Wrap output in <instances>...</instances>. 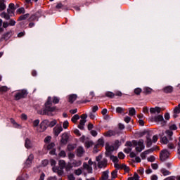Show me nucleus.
I'll return each instance as SVG.
<instances>
[{
  "mask_svg": "<svg viewBox=\"0 0 180 180\" xmlns=\"http://www.w3.org/2000/svg\"><path fill=\"white\" fill-rule=\"evenodd\" d=\"M52 169H53V172H56V174H58V175L59 176H61V175H63V174H64V171L61 168L60 169L57 167H53L52 168Z\"/></svg>",
  "mask_w": 180,
  "mask_h": 180,
  "instance_id": "nucleus-17",
  "label": "nucleus"
},
{
  "mask_svg": "<svg viewBox=\"0 0 180 180\" xmlns=\"http://www.w3.org/2000/svg\"><path fill=\"white\" fill-rule=\"evenodd\" d=\"M29 16H30V15L29 13L20 15L18 20V22H20V20H26V19H27V18H29Z\"/></svg>",
  "mask_w": 180,
  "mask_h": 180,
  "instance_id": "nucleus-30",
  "label": "nucleus"
},
{
  "mask_svg": "<svg viewBox=\"0 0 180 180\" xmlns=\"http://www.w3.org/2000/svg\"><path fill=\"white\" fill-rule=\"evenodd\" d=\"M83 168L86 169L89 174H92V166H89V165H88L86 162L83 163Z\"/></svg>",
  "mask_w": 180,
  "mask_h": 180,
  "instance_id": "nucleus-19",
  "label": "nucleus"
},
{
  "mask_svg": "<svg viewBox=\"0 0 180 180\" xmlns=\"http://www.w3.org/2000/svg\"><path fill=\"white\" fill-rule=\"evenodd\" d=\"M8 89H8V86H2L1 87H0V92H8Z\"/></svg>",
  "mask_w": 180,
  "mask_h": 180,
  "instance_id": "nucleus-49",
  "label": "nucleus"
},
{
  "mask_svg": "<svg viewBox=\"0 0 180 180\" xmlns=\"http://www.w3.org/2000/svg\"><path fill=\"white\" fill-rule=\"evenodd\" d=\"M77 94H71L69 96L68 102L70 103H74V102H75V101H77Z\"/></svg>",
  "mask_w": 180,
  "mask_h": 180,
  "instance_id": "nucleus-21",
  "label": "nucleus"
},
{
  "mask_svg": "<svg viewBox=\"0 0 180 180\" xmlns=\"http://www.w3.org/2000/svg\"><path fill=\"white\" fill-rule=\"evenodd\" d=\"M124 110L122 108H121V107H117L116 108L117 113H123Z\"/></svg>",
  "mask_w": 180,
  "mask_h": 180,
  "instance_id": "nucleus-55",
  "label": "nucleus"
},
{
  "mask_svg": "<svg viewBox=\"0 0 180 180\" xmlns=\"http://www.w3.org/2000/svg\"><path fill=\"white\" fill-rule=\"evenodd\" d=\"M84 146L86 148H89V147H92L94 146V142L92 141H86L84 143Z\"/></svg>",
  "mask_w": 180,
  "mask_h": 180,
  "instance_id": "nucleus-36",
  "label": "nucleus"
},
{
  "mask_svg": "<svg viewBox=\"0 0 180 180\" xmlns=\"http://www.w3.org/2000/svg\"><path fill=\"white\" fill-rule=\"evenodd\" d=\"M105 96H107V98H115V93L112 92V91H107L105 93Z\"/></svg>",
  "mask_w": 180,
  "mask_h": 180,
  "instance_id": "nucleus-40",
  "label": "nucleus"
},
{
  "mask_svg": "<svg viewBox=\"0 0 180 180\" xmlns=\"http://www.w3.org/2000/svg\"><path fill=\"white\" fill-rule=\"evenodd\" d=\"M51 141V136H46L44 139V143H49Z\"/></svg>",
  "mask_w": 180,
  "mask_h": 180,
  "instance_id": "nucleus-61",
  "label": "nucleus"
},
{
  "mask_svg": "<svg viewBox=\"0 0 180 180\" xmlns=\"http://www.w3.org/2000/svg\"><path fill=\"white\" fill-rule=\"evenodd\" d=\"M169 129L172 131V130H176L178 127H176V124H172L169 126Z\"/></svg>",
  "mask_w": 180,
  "mask_h": 180,
  "instance_id": "nucleus-46",
  "label": "nucleus"
},
{
  "mask_svg": "<svg viewBox=\"0 0 180 180\" xmlns=\"http://www.w3.org/2000/svg\"><path fill=\"white\" fill-rule=\"evenodd\" d=\"M39 123H40V120H36L33 121V122H32L33 127H37L39 126Z\"/></svg>",
  "mask_w": 180,
  "mask_h": 180,
  "instance_id": "nucleus-52",
  "label": "nucleus"
},
{
  "mask_svg": "<svg viewBox=\"0 0 180 180\" xmlns=\"http://www.w3.org/2000/svg\"><path fill=\"white\" fill-rule=\"evenodd\" d=\"M69 160H72L73 158H75V155L72 153H69L68 154Z\"/></svg>",
  "mask_w": 180,
  "mask_h": 180,
  "instance_id": "nucleus-56",
  "label": "nucleus"
},
{
  "mask_svg": "<svg viewBox=\"0 0 180 180\" xmlns=\"http://www.w3.org/2000/svg\"><path fill=\"white\" fill-rule=\"evenodd\" d=\"M152 144H153V141L151 140V138H150V135H148L146 136V146L147 147H151Z\"/></svg>",
  "mask_w": 180,
  "mask_h": 180,
  "instance_id": "nucleus-31",
  "label": "nucleus"
},
{
  "mask_svg": "<svg viewBox=\"0 0 180 180\" xmlns=\"http://www.w3.org/2000/svg\"><path fill=\"white\" fill-rule=\"evenodd\" d=\"M75 175H81L82 174V170L81 169H77L75 170Z\"/></svg>",
  "mask_w": 180,
  "mask_h": 180,
  "instance_id": "nucleus-57",
  "label": "nucleus"
},
{
  "mask_svg": "<svg viewBox=\"0 0 180 180\" xmlns=\"http://www.w3.org/2000/svg\"><path fill=\"white\" fill-rule=\"evenodd\" d=\"M60 102V98L58 97H53V103H58Z\"/></svg>",
  "mask_w": 180,
  "mask_h": 180,
  "instance_id": "nucleus-59",
  "label": "nucleus"
},
{
  "mask_svg": "<svg viewBox=\"0 0 180 180\" xmlns=\"http://www.w3.org/2000/svg\"><path fill=\"white\" fill-rule=\"evenodd\" d=\"M72 164H71L70 162H68L67 164V165L65 166V169L66 172H69V171H70L71 169H72Z\"/></svg>",
  "mask_w": 180,
  "mask_h": 180,
  "instance_id": "nucleus-35",
  "label": "nucleus"
},
{
  "mask_svg": "<svg viewBox=\"0 0 180 180\" xmlns=\"http://www.w3.org/2000/svg\"><path fill=\"white\" fill-rule=\"evenodd\" d=\"M105 150L107 153H112V151H114L115 147L113 146H110L108 143H106Z\"/></svg>",
  "mask_w": 180,
  "mask_h": 180,
  "instance_id": "nucleus-26",
  "label": "nucleus"
},
{
  "mask_svg": "<svg viewBox=\"0 0 180 180\" xmlns=\"http://www.w3.org/2000/svg\"><path fill=\"white\" fill-rule=\"evenodd\" d=\"M160 172L162 174V175H164V176H167V175H170L171 172L168 170H167L166 169H162L160 170Z\"/></svg>",
  "mask_w": 180,
  "mask_h": 180,
  "instance_id": "nucleus-38",
  "label": "nucleus"
},
{
  "mask_svg": "<svg viewBox=\"0 0 180 180\" xmlns=\"http://www.w3.org/2000/svg\"><path fill=\"white\" fill-rule=\"evenodd\" d=\"M103 136H105V137H112V136H116V131L109 130L108 131L104 133Z\"/></svg>",
  "mask_w": 180,
  "mask_h": 180,
  "instance_id": "nucleus-22",
  "label": "nucleus"
},
{
  "mask_svg": "<svg viewBox=\"0 0 180 180\" xmlns=\"http://www.w3.org/2000/svg\"><path fill=\"white\" fill-rule=\"evenodd\" d=\"M165 134L169 136V140H172L174 132L171 129L166 130Z\"/></svg>",
  "mask_w": 180,
  "mask_h": 180,
  "instance_id": "nucleus-33",
  "label": "nucleus"
},
{
  "mask_svg": "<svg viewBox=\"0 0 180 180\" xmlns=\"http://www.w3.org/2000/svg\"><path fill=\"white\" fill-rule=\"evenodd\" d=\"M12 30H10L7 32L3 34L0 39V41H4V40H5V41H8V40H9V39L11 38V36H12Z\"/></svg>",
  "mask_w": 180,
  "mask_h": 180,
  "instance_id": "nucleus-7",
  "label": "nucleus"
},
{
  "mask_svg": "<svg viewBox=\"0 0 180 180\" xmlns=\"http://www.w3.org/2000/svg\"><path fill=\"white\" fill-rule=\"evenodd\" d=\"M57 124V120H53V121H51V122L49 121V124H48V127H54V126H56Z\"/></svg>",
  "mask_w": 180,
  "mask_h": 180,
  "instance_id": "nucleus-42",
  "label": "nucleus"
},
{
  "mask_svg": "<svg viewBox=\"0 0 180 180\" xmlns=\"http://www.w3.org/2000/svg\"><path fill=\"white\" fill-rule=\"evenodd\" d=\"M150 153H153V150H148L141 153V158H142V160H146V156Z\"/></svg>",
  "mask_w": 180,
  "mask_h": 180,
  "instance_id": "nucleus-32",
  "label": "nucleus"
},
{
  "mask_svg": "<svg viewBox=\"0 0 180 180\" xmlns=\"http://www.w3.org/2000/svg\"><path fill=\"white\" fill-rule=\"evenodd\" d=\"M70 139V136H68V134L64 133L61 135L60 139V143L61 144H67L68 143V139Z\"/></svg>",
  "mask_w": 180,
  "mask_h": 180,
  "instance_id": "nucleus-12",
  "label": "nucleus"
},
{
  "mask_svg": "<svg viewBox=\"0 0 180 180\" xmlns=\"http://www.w3.org/2000/svg\"><path fill=\"white\" fill-rule=\"evenodd\" d=\"M98 168H106L108 167V160L106 158H103L101 161L98 162Z\"/></svg>",
  "mask_w": 180,
  "mask_h": 180,
  "instance_id": "nucleus-13",
  "label": "nucleus"
},
{
  "mask_svg": "<svg viewBox=\"0 0 180 180\" xmlns=\"http://www.w3.org/2000/svg\"><path fill=\"white\" fill-rule=\"evenodd\" d=\"M10 120L14 127H16V128L20 127V125L18 124V122H16V121H15L13 118H11Z\"/></svg>",
  "mask_w": 180,
  "mask_h": 180,
  "instance_id": "nucleus-41",
  "label": "nucleus"
},
{
  "mask_svg": "<svg viewBox=\"0 0 180 180\" xmlns=\"http://www.w3.org/2000/svg\"><path fill=\"white\" fill-rule=\"evenodd\" d=\"M68 121H65L63 124V129H68Z\"/></svg>",
  "mask_w": 180,
  "mask_h": 180,
  "instance_id": "nucleus-63",
  "label": "nucleus"
},
{
  "mask_svg": "<svg viewBox=\"0 0 180 180\" xmlns=\"http://www.w3.org/2000/svg\"><path fill=\"white\" fill-rule=\"evenodd\" d=\"M109 179V170H105L101 173V177L99 180H108Z\"/></svg>",
  "mask_w": 180,
  "mask_h": 180,
  "instance_id": "nucleus-15",
  "label": "nucleus"
},
{
  "mask_svg": "<svg viewBox=\"0 0 180 180\" xmlns=\"http://www.w3.org/2000/svg\"><path fill=\"white\" fill-rule=\"evenodd\" d=\"M167 148L169 149V150H174V148H175V144L172 143H168L167 145Z\"/></svg>",
  "mask_w": 180,
  "mask_h": 180,
  "instance_id": "nucleus-54",
  "label": "nucleus"
},
{
  "mask_svg": "<svg viewBox=\"0 0 180 180\" xmlns=\"http://www.w3.org/2000/svg\"><path fill=\"white\" fill-rule=\"evenodd\" d=\"M129 116H134L136 115V109L134 108H131L129 110Z\"/></svg>",
  "mask_w": 180,
  "mask_h": 180,
  "instance_id": "nucleus-39",
  "label": "nucleus"
},
{
  "mask_svg": "<svg viewBox=\"0 0 180 180\" xmlns=\"http://www.w3.org/2000/svg\"><path fill=\"white\" fill-rule=\"evenodd\" d=\"M144 148V140L139 139L138 141V146L136 148V151H137V153H141Z\"/></svg>",
  "mask_w": 180,
  "mask_h": 180,
  "instance_id": "nucleus-8",
  "label": "nucleus"
},
{
  "mask_svg": "<svg viewBox=\"0 0 180 180\" xmlns=\"http://www.w3.org/2000/svg\"><path fill=\"white\" fill-rule=\"evenodd\" d=\"M79 115L78 114L75 115L72 117V122L73 123H77V120H79Z\"/></svg>",
  "mask_w": 180,
  "mask_h": 180,
  "instance_id": "nucleus-44",
  "label": "nucleus"
},
{
  "mask_svg": "<svg viewBox=\"0 0 180 180\" xmlns=\"http://www.w3.org/2000/svg\"><path fill=\"white\" fill-rule=\"evenodd\" d=\"M25 12H26V11L25 10V8H23V7L18 8L16 11V13L18 15H22V13H25Z\"/></svg>",
  "mask_w": 180,
  "mask_h": 180,
  "instance_id": "nucleus-45",
  "label": "nucleus"
},
{
  "mask_svg": "<svg viewBox=\"0 0 180 180\" xmlns=\"http://www.w3.org/2000/svg\"><path fill=\"white\" fill-rule=\"evenodd\" d=\"M27 96V91L26 89H22L17 91L14 96L15 101H20Z\"/></svg>",
  "mask_w": 180,
  "mask_h": 180,
  "instance_id": "nucleus-2",
  "label": "nucleus"
},
{
  "mask_svg": "<svg viewBox=\"0 0 180 180\" xmlns=\"http://www.w3.org/2000/svg\"><path fill=\"white\" fill-rule=\"evenodd\" d=\"M11 13H9L8 12H5L3 11L1 14L0 16L1 18H3L4 19H6V20H9V19H11Z\"/></svg>",
  "mask_w": 180,
  "mask_h": 180,
  "instance_id": "nucleus-18",
  "label": "nucleus"
},
{
  "mask_svg": "<svg viewBox=\"0 0 180 180\" xmlns=\"http://www.w3.org/2000/svg\"><path fill=\"white\" fill-rule=\"evenodd\" d=\"M115 178H117V170H114L111 172V179H115Z\"/></svg>",
  "mask_w": 180,
  "mask_h": 180,
  "instance_id": "nucleus-43",
  "label": "nucleus"
},
{
  "mask_svg": "<svg viewBox=\"0 0 180 180\" xmlns=\"http://www.w3.org/2000/svg\"><path fill=\"white\" fill-rule=\"evenodd\" d=\"M68 180H75V176H74L73 174H70L68 176Z\"/></svg>",
  "mask_w": 180,
  "mask_h": 180,
  "instance_id": "nucleus-60",
  "label": "nucleus"
},
{
  "mask_svg": "<svg viewBox=\"0 0 180 180\" xmlns=\"http://www.w3.org/2000/svg\"><path fill=\"white\" fill-rule=\"evenodd\" d=\"M81 164H82V162H81V160H74L72 163V167H79L81 166Z\"/></svg>",
  "mask_w": 180,
  "mask_h": 180,
  "instance_id": "nucleus-37",
  "label": "nucleus"
},
{
  "mask_svg": "<svg viewBox=\"0 0 180 180\" xmlns=\"http://www.w3.org/2000/svg\"><path fill=\"white\" fill-rule=\"evenodd\" d=\"M110 160H112L113 162H117V161H119V159H117L116 156H110Z\"/></svg>",
  "mask_w": 180,
  "mask_h": 180,
  "instance_id": "nucleus-58",
  "label": "nucleus"
},
{
  "mask_svg": "<svg viewBox=\"0 0 180 180\" xmlns=\"http://www.w3.org/2000/svg\"><path fill=\"white\" fill-rule=\"evenodd\" d=\"M47 127H49V120H45L40 123L37 131H39V133H43V131H46Z\"/></svg>",
  "mask_w": 180,
  "mask_h": 180,
  "instance_id": "nucleus-3",
  "label": "nucleus"
},
{
  "mask_svg": "<svg viewBox=\"0 0 180 180\" xmlns=\"http://www.w3.org/2000/svg\"><path fill=\"white\" fill-rule=\"evenodd\" d=\"M5 2H6V0H0V12L6 9V4H5Z\"/></svg>",
  "mask_w": 180,
  "mask_h": 180,
  "instance_id": "nucleus-23",
  "label": "nucleus"
},
{
  "mask_svg": "<svg viewBox=\"0 0 180 180\" xmlns=\"http://www.w3.org/2000/svg\"><path fill=\"white\" fill-rule=\"evenodd\" d=\"M150 112L153 115H155V114L158 115L159 113H161V108L160 107L150 108Z\"/></svg>",
  "mask_w": 180,
  "mask_h": 180,
  "instance_id": "nucleus-16",
  "label": "nucleus"
},
{
  "mask_svg": "<svg viewBox=\"0 0 180 180\" xmlns=\"http://www.w3.org/2000/svg\"><path fill=\"white\" fill-rule=\"evenodd\" d=\"M33 160H34V155L33 154H30L25 161V167L27 168L32 166L33 164Z\"/></svg>",
  "mask_w": 180,
  "mask_h": 180,
  "instance_id": "nucleus-9",
  "label": "nucleus"
},
{
  "mask_svg": "<svg viewBox=\"0 0 180 180\" xmlns=\"http://www.w3.org/2000/svg\"><path fill=\"white\" fill-rule=\"evenodd\" d=\"M75 148V145H68L67 146V150L68 151H73V150Z\"/></svg>",
  "mask_w": 180,
  "mask_h": 180,
  "instance_id": "nucleus-48",
  "label": "nucleus"
},
{
  "mask_svg": "<svg viewBox=\"0 0 180 180\" xmlns=\"http://www.w3.org/2000/svg\"><path fill=\"white\" fill-rule=\"evenodd\" d=\"M15 11H16V8L15 7V4L11 3L8 5V8H7V12L11 13V15H15Z\"/></svg>",
  "mask_w": 180,
  "mask_h": 180,
  "instance_id": "nucleus-14",
  "label": "nucleus"
},
{
  "mask_svg": "<svg viewBox=\"0 0 180 180\" xmlns=\"http://www.w3.org/2000/svg\"><path fill=\"white\" fill-rule=\"evenodd\" d=\"M132 178L134 180H140V176H139V174H137V173H135Z\"/></svg>",
  "mask_w": 180,
  "mask_h": 180,
  "instance_id": "nucleus-62",
  "label": "nucleus"
},
{
  "mask_svg": "<svg viewBox=\"0 0 180 180\" xmlns=\"http://www.w3.org/2000/svg\"><path fill=\"white\" fill-rule=\"evenodd\" d=\"M51 97H49L47 101L45 103V108L38 110L37 113H39V115H47V116H50V115H51L50 112H54V110H56V108L51 107Z\"/></svg>",
  "mask_w": 180,
  "mask_h": 180,
  "instance_id": "nucleus-1",
  "label": "nucleus"
},
{
  "mask_svg": "<svg viewBox=\"0 0 180 180\" xmlns=\"http://www.w3.org/2000/svg\"><path fill=\"white\" fill-rule=\"evenodd\" d=\"M141 88H136L134 89V94L135 95H140L141 94Z\"/></svg>",
  "mask_w": 180,
  "mask_h": 180,
  "instance_id": "nucleus-51",
  "label": "nucleus"
},
{
  "mask_svg": "<svg viewBox=\"0 0 180 180\" xmlns=\"http://www.w3.org/2000/svg\"><path fill=\"white\" fill-rule=\"evenodd\" d=\"M139 174H140V175H143L144 174V168L141 167L139 170H138Z\"/></svg>",
  "mask_w": 180,
  "mask_h": 180,
  "instance_id": "nucleus-64",
  "label": "nucleus"
},
{
  "mask_svg": "<svg viewBox=\"0 0 180 180\" xmlns=\"http://www.w3.org/2000/svg\"><path fill=\"white\" fill-rule=\"evenodd\" d=\"M151 92H153V89H151V88L145 87L143 89V94L145 95H150V94H151Z\"/></svg>",
  "mask_w": 180,
  "mask_h": 180,
  "instance_id": "nucleus-28",
  "label": "nucleus"
},
{
  "mask_svg": "<svg viewBox=\"0 0 180 180\" xmlns=\"http://www.w3.org/2000/svg\"><path fill=\"white\" fill-rule=\"evenodd\" d=\"M85 123H86V120H81L79 124L78 125V127L80 129V130H84V126H85Z\"/></svg>",
  "mask_w": 180,
  "mask_h": 180,
  "instance_id": "nucleus-29",
  "label": "nucleus"
},
{
  "mask_svg": "<svg viewBox=\"0 0 180 180\" xmlns=\"http://www.w3.org/2000/svg\"><path fill=\"white\" fill-rule=\"evenodd\" d=\"M98 146H101V147L105 146V141L103 140V138H101L98 140L97 144L95 146L96 148H98Z\"/></svg>",
  "mask_w": 180,
  "mask_h": 180,
  "instance_id": "nucleus-25",
  "label": "nucleus"
},
{
  "mask_svg": "<svg viewBox=\"0 0 180 180\" xmlns=\"http://www.w3.org/2000/svg\"><path fill=\"white\" fill-rule=\"evenodd\" d=\"M169 151L167 149H164L161 150L160 154V161H166V160H168L169 158Z\"/></svg>",
  "mask_w": 180,
  "mask_h": 180,
  "instance_id": "nucleus-5",
  "label": "nucleus"
},
{
  "mask_svg": "<svg viewBox=\"0 0 180 180\" xmlns=\"http://www.w3.org/2000/svg\"><path fill=\"white\" fill-rule=\"evenodd\" d=\"M58 156L64 158L67 157V153H65V150H60V153H58Z\"/></svg>",
  "mask_w": 180,
  "mask_h": 180,
  "instance_id": "nucleus-47",
  "label": "nucleus"
},
{
  "mask_svg": "<svg viewBox=\"0 0 180 180\" xmlns=\"http://www.w3.org/2000/svg\"><path fill=\"white\" fill-rule=\"evenodd\" d=\"M162 91L165 94H172V92L174 91V87L172 86H167L163 88Z\"/></svg>",
  "mask_w": 180,
  "mask_h": 180,
  "instance_id": "nucleus-20",
  "label": "nucleus"
},
{
  "mask_svg": "<svg viewBox=\"0 0 180 180\" xmlns=\"http://www.w3.org/2000/svg\"><path fill=\"white\" fill-rule=\"evenodd\" d=\"M161 141L163 144H168V138H167V136H163L161 139Z\"/></svg>",
  "mask_w": 180,
  "mask_h": 180,
  "instance_id": "nucleus-50",
  "label": "nucleus"
},
{
  "mask_svg": "<svg viewBox=\"0 0 180 180\" xmlns=\"http://www.w3.org/2000/svg\"><path fill=\"white\" fill-rule=\"evenodd\" d=\"M8 25L9 26H15V25H16V21L13 19H9Z\"/></svg>",
  "mask_w": 180,
  "mask_h": 180,
  "instance_id": "nucleus-53",
  "label": "nucleus"
},
{
  "mask_svg": "<svg viewBox=\"0 0 180 180\" xmlns=\"http://www.w3.org/2000/svg\"><path fill=\"white\" fill-rule=\"evenodd\" d=\"M45 147L46 150H51V151L49 152V154H51V155H56V143H54V142L46 143L45 145Z\"/></svg>",
  "mask_w": 180,
  "mask_h": 180,
  "instance_id": "nucleus-4",
  "label": "nucleus"
},
{
  "mask_svg": "<svg viewBox=\"0 0 180 180\" xmlns=\"http://www.w3.org/2000/svg\"><path fill=\"white\" fill-rule=\"evenodd\" d=\"M25 147L27 149L32 148L33 147V144L32 143V141H30V139H25Z\"/></svg>",
  "mask_w": 180,
  "mask_h": 180,
  "instance_id": "nucleus-24",
  "label": "nucleus"
},
{
  "mask_svg": "<svg viewBox=\"0 0 180 180\" xmlns=\"http://www.w3.org/2000/svg\"><path fill=\"white\" fill-rule=\"evenodd\" d=\"M58 165L61 169H64L65 168V160H60L58 161Z\"/></svg>",
  "mask_w": 180,
  "mask_h": 180,
  "instance_id": "nucleus-34",
  "label": "nucleus"
},
{
  "mask_svg": "<svg viewBox=\"0 0 180 180\" xmlns=\"http://www.w3.org/2000/svg\"><path fill=\"white\" fill-rule=\"evenodd\" d=\"M85 154V149H84V147L79 146L76 149V155L77 157H82Z\"/></svg>",
  "mask_w": 180,
  "mask_h": 180,
  "instance_id": "nucleus-11",
  "label": "nucleus"
},
{
  "mask_svg": "<svg viewBox=\"0 0 180 180\" xmlns=\"http://www.w3.org/2000/svg\"><path fill=\"white\" fill-rule=\"evenodd\" d=\"M152 122H155V123H160V122H162V126H165V124L167 123V121L164 120V117H162L161 115L155 116L153 118H152Z\"/></svg>",
  "mask_w": 180,
  "mask_h": 180,
  "instance_id": "nucleus-6",
  "label": "nucleus"
},
{
  "mask_svg": "<svg viewBox=\"0 0 180 180\" xmlns=\"http://www.w3.org/2000/svg\"><path fill=\"white\" fill-rule=\"evenodd\" d=\"M174 117H177L178 114L180 113V104L178 105V106L175 107V108L174 109Z\"/></svg>",
  "mask_w": 180,
  "mask_h": 180,
  "instance_id": "nucleus-27",
  "label": "nucleus"
},
{
  "mask_svg": "<svg viewBox=\"0 0 180 180\" xmlns=\"http://www.w3.org/2000/svg\"><path fill=\"white\" fill-rule=\"evenodd\" d=\"M62 130H63V127L61 126V124L60 125L57 124L53 128L54 136H56V137H58V134L61 133Z\"/></svg>",
  "mask_w": 180,
  "mask_h": 180,
  "instance_id": "nucleus-10",
  "label": "nucleus"
}]
</instances>
